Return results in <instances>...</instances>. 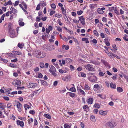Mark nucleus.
Here are the masks:
<instances>
[{
	"label": "nucleus",
	"mask_w": 128,
	"mask_h": 128,
	"mask_svg": "<svg viewBox=\"0 0 128 128\" xmlns=\"http://www.w3.org/2000/svg\"><path fill=\"white\" fill-rule=\"evenodd\" d=\"M73 21L74 23L76 24H78L79 22V20H76V19H74L73 20Z\"/></svg>",
	"instance_id": "nucleus-55"
},
{
	"label": "nucleus",
	"mask_w": 128,
	"mask_h": 128,
	"mask_svg": "<svg viewBox=\"0 0 128 128\" xmlns=\"http://www.w3.org/2000/svg\"><path fill=\"white\" fill-rule=\"evenodd\" d=\"M34 120L32 118H30V119H28V123L29 124H30L32 122H33Z\"/></svg>",
	"instance_id": "nucleus-39"
},
{
	"label": "nucleus",
	"mask_w": 128,
	"mask_h": 128,
	"mask_svg": "<svg viewBox=\"0 0 128 128\" xmlns=\"http://www.w3.org/2000/svg\"><path fill=\"white\" fill-rule=\"evenodd\" d=\"M114 12L117 15H119L120 14L118 12V10L116 9H115L114 10Z\"/></svg>",
	"instance_id": "nucleus-62"
},
{
	"label": "nucleus",
	"mask_w": 128,
	"mask_h": 128,
	"mask_svg": "<svg viewBox=\"0 0 128 128\" xmlns=\"http://www.w3.org/2000/svg\"><path fill=\"white\" fill-rule=\"evenodd\" d=\"M22 4H23V5L24 6L25 8L26 9L27 8V5L26 4V3L23 2L22 3Z\"/></svg>",
	"instance_id": "nucleus-50"
},
{
	"label": "nucleus",
	"mask_w": 128,
	"mask_h": 128,
	"mask_svg": "<svg viewBox=\"0 0 128 128\" xmlns=\"http://www.w3.org/2000/svg\"><path fill=\"white\" fill-rule=\"evenodd\" d=\"M11 61L12 62H16L18 61V60L17 58H15L14 60H11Z\"/></svg>",
	"instance_id": "nucleus-64"
},
{
	"label": "nucleus",
	"mask_w": 128,
	"mask_h": 128,
	"mask_svg": "<svg viewBox=\"0 0 128 128\" xmlns=\"http://www.w3.org/2000/svg\"><path fill=\"white\" fill-rule=\"evenodd\" d=\"M88 80L91 82H95L97 80V78L96 76L94 75L90 76L88 78Z\"/></svg>",
	"instance_id": "nucleus-3"
},
{
	"label": "nucleus",
	"mask_w": 128,
	"mask_h": 128,
	"mask_svg": "<svg viewBox=\"0 0 128 128\" xmlns=\"http://www.w3.org/2000/svg\"><path fill=\"white\" fill-rule=\"evenodd\" d=\"M105 9V8L104 7L102 8H98V12L100 14H102L104 12L103 10H104Z\"/></svg>",
	"instance_id": "nucleus-8"
},
{
	"label": "nucleus",
	"mask_w": 128,
	"mask_h": 128,
	"mask_svg": "<svg viewBox=\"0 0 128 128\" xmlns=\"http://www.w3.org/2000/svg\"><path fill=\"white\" fill-rule=\"evenodd\" d=\"M24 45L22 44L18 43V46L20 48H22L23 47Z\"/></svg>",
	"instance_id": "nucleus-34"
},
{
	"label": "nucleus",
	"mask_w": 128,
	"mask_h": 128,
	"mask_svg": "<svg viewBox=\"0 0 128 128\" xmlns=\"http://www.w3.org/2000/svg\"><path fill=\"white\" fill-rule=\"evenodd\" d=\"M82 41H85L86 43H89V42L88 40V38H83L82 39Z\"/></svg>",
	"instance_id": "nucleus-24"
},
{
	"label": "nucleus",
	"mask_w": 128,
	"mask_h": 128,
	"mask_svg": "<svg viewBox=\"0 0 128 128\" xmlns=\"http://www.w3.org/2000/svg\"><path fill=\"white\" fill-rule=\"evenodd\" d=\"M49 67L50 70V71L52 72H55L56 71L55 68L52 65H50L49 66Z\"/></svg>",
	"instance_id": "nucleus-13"
},
{
	"label": "nucleus",
	"mask_w": 128,
	"mask_h": 128,
	"mask_svg": "<svg viewBox=\"0 0 128 128\" xmlns=\"http://www.w3.org/2000/svg\"><path fill=\"white\" fill-rule=\"evenodd\" d=\"M93 32L94 34L97 37H98L99 36V34L98 32L96 30H94L93 31Z\"/></svg>",
	"instance_id": "nucleus-31"
},
{
	"label": "nucleus",
	"mask_w": 128,
	"mask_h": 128,
	"mask_svg": "<svg viewBox=\"0 0 128 128\" xmlns=\"http://www.w3.org/2000/svg\"><path fill=\"white\" fill-rule=\"evenodd\" d=\"M127 36L126 34L125 35V36L123 37V38L124 40H125L126 41H128V38H127Z\"/></svg>",
	"instance_id": "nucleus-54"
},
{
	"label": "nucleus",
	"mask_w": 128,
	"mask_h": 128,
	"mask_svg": "<svg viewBox=\"0 0 128 128\" xmlns=\"http://www.w3.org/2000/svg\"><path fill=\"white\" fill-rule=\"evenodd\" d=\"M19 2V1L18 0H17L15 2L14 6H17Z\"/></svg>",
	"instance_id": "nucleus-56"
},
{
	"label": "nucleus",
	"mask_w": 128,
	"mask_h": 128,
	"mask_svg": "<svg viewBox=\"0 0 128 128\" xmlns=\"http://www.w3.org/2000/svg\"><path fill=\"white\" fill-rule=\"evenodd\" d=\"M34 54L36 58H43L45 56L44 55H42L40 51L37 50L34 51Z\"/></svg>",
	"instance_id": "nucleus-2"
},
{
	"label": "nucleus",
	"mask_w": 128,
	"mask_h": 128,
	"mask_svg": "<svg viewBox=\"0 0 128 128\" xmlns=\"http://www.w3.org/2000/svg\"><path fill=\"white\" fill-rule=\"evenodd\" d=\"M68 77L66 76L64 77H63L62 78V80L64 81H66L68 80Z\"/></svg>",
	"instance_id": "nucleus-43"
},
{
	"label": "nucleus",
	"mask_w": 128,
	"mask_h": 128,
	"mask_svg": "<svg viewBox=\"0 0 128 128\" xmlns=\"http://www.w3.org/2000/svg\"><path fill=\"white\" fill-rule=\"evenodd\" d=\"M40 5L42 6H45L46 5V3L44 1H43L42 2V3H40Z\"/></svg>",
	"instance_id": "nucleus-49"
},
{
	"label": "nucleus",
	"mask_w": 128,
	"mask_h": 128,
	"mask_svg": "<svg viewBox=\"0 0 128 128\" xmlns=\"http://www.w3.org/2000/svg\"><path fill=\"white\" fill-rule=\"evenodd\" d=\"M85 68L86 69L90 71H94L95 70L94 68L91 67L89 64L86 65L85 66Z\"/></svg>",
	"instance_id": "nucleus-5"
},
{
	"label": "nucleus",
	"mask_w": 128,
	"mask_h": 128,
	"mask_svg": "<svg viewBox=\"0 0 128 128\" xmlns=\"http://www.w3.org/2000/svg\"><path fill=\"white\" fill-rule=\"evenodd\" d=\"M12 2L10 0H9L8 2H5L4 4V6H6L8 5H12Z\"/></svg>",
	"instance_id": "nucleus-18"
},
{
	"label": "nucleus",
	"mask_w": 128,
	"mask_h": 128,
	"mask_svg": "<svg viewBox=\"0 0 128 128\" xmlns=\"http://www.w3.org/2000/svg\"><path fill=\"white\" fill-rule=\"evenodd\" d=\"M93 98H90L88 99L87 102L88 104H92L93 103Z\"/></svg>",
	"instance_id": "nucleus-17"
},
{
	"label": "nucleus",
	"mask_w": 128,
	"mask_h": 128,
	"mask_svg": "<svg viewBox=\"0 0 128 128\" xmlns=\"http://www.w3.org/2000/svg\"><path fill=\"white\" fill-rule=\"evenodd\" d=\"M99 87V85L98 84H96L94 85V88H98Z\"/></svg>",
	"instance_id": "nucleus-61"
},
{
	"label": "nucleus",
	"mask_w": 128,
	"mask_h": 128,
	"mask_svg": "<svg viewBox=\"0 0 128 128\" xmlns=\"http://www.w3.org/2000/svg\"><path fill=\"white\" fill-rule=\"evenodd\" d=\"M37 84L34 83H29L28 87L30 88H34L37 86Z\"/></svg>",
	"instance_id": "nucleus-7"
},
{
	"label": "nucleus",
	"mask_w": 128,
	"mask_h": 128,
	"mask_svg": "<svg viewBox=\"0 0 128 128\" xmlns=\"http://www.w3.org/2000/svg\"><path fill=\"white\" fill-rule=\"evenodd\" d=\"M8 32L10 35V36L11 38H13L16 36L14 31V29L8 31Z\"/></svg>",
	"instance_id": "nucleus-4"
},
{
	"label": "nucleus",
	"mask_w": 128,
	"mask_h": 128,
	"mask_svg": "<svg viewBox=\"0 0 128 128\" xmlns=\"http://www.w3.org/2000/svg\"><path fill=\"white\" fill-rule=\"evenodd\" d=\"M12 53L14 55H18L22 54V53L20 52L16 51H13Z\"/></svg>",
	"instance_id": "nucleus-14"
},
{
	"label": "nucleus",
	"mask_w": 128,
	"mask_h": 128,
	"mask_svg": "<svg viewBox=\"0 0 128 128\" xmlns=\"http://www.w3.org/2000/svg\"><path fill=\"white\" fill-rule=\"evenodd\" d=\"M104 29L107 34H110V33L108 29L106 28H105Z\"/></svg>",
	"instance_id": "nucleus-58"
},
{
	"label": "nucleus",
	"mask_w": 128,
	"mask_h": 128,
	"mask_svg": "<svg viewBox=\"0 0 128 128\" xmlns=\"http://www.w3.org/2000/svg\"><path fill=\"white\" fill-rule=\"evenodd\" d=\"M16 106L18 108V110L19 112H21L22 111L21 107H22V104L18 102L16 105Z\"/></svg>",
	"instance_id": "nucleus-6"
},
{
	"label": "nucleus",
	"mask_w": 128,
	"mask_h": 128,
	"mask_svg": "<svg viewBox=\"0 0 128 128\" xmlns=\"http://www.w3.org/2000/svg\"><path fill=\"white\" fill-rule=\"evenodd\" d=\"M100 114L101 115L105 116L107 114V112L106 111H104L103 110H100L99 112Z\"/></svg>",
	"instance_id": "nucleus-16"
},
{
	"label": "nucleus",
	"mask_w": 128,
	"mask_h": 128,
	"mask_svg": "<svg viewBox=\"0 0 128 128\" xmlns=\"http://www.w3.org/2000/svg\"><path fill=\"white\" fill-rule=\"evenodd\" d=\"M12 24L11 23H9L8 24V31L11 30H12L13 29L12 28Z\"/></svg>",
	"instance_id": "nucleus-19"
},
{
	"label": "nucleus",
	"mask_w": 128,
	"mask_h": 128,
	"mask_svg": "<svg viewBox=\"0 0 128 128\" xmlns=\"http://www.w3.org/2000/svg\"><path fill=\"white\" fill-rule=\"evenodd\" d=\"M44 116L46 118L48 119H50L51 118V117L50 115L48 114H44Z\"/></svg>",
	"instance_id": "nucleus-28"
},
{
	"label": "nucleus",
	"mask_w": 128,
	"mask_h": 128,
	"mask_svg": "<svg viewBox=\"0 0 128 128\" xmlns=\"http://www.w3.org/2000/svg\"><path fill=\"white\" fill-rule=\"evenodd\" d=\"M90 88L88 85L87 84H85V85L84 86V89L85 90H90Z\"/></svg>",
	"instance_id": "nucleus-23"
},
{
	"label": "nucleus",
	"mask_w": 128,
	"mask_h": 128,
	"mask_svg": "<svg viewBox=\"0 0 128 128\" xmlns=\"http://www.w3.org/2000/svg\"><path fill=\"white\" fill-rule=\"evenodd\" d=\"M29 113L32 114H35V111L34 110H31L29 111Z\"/></svg>",
	"instance_id": "nucleus-48"
},
{
	"label": "nucleus",
	"mask_w": 128,
	"mask_h": 128,
	"mask_svg": "<svg viewBox=\"0 0 128 128\" xmlns=\"http://www.w3.org/2000/svg\"><path fill=\"white\" fill-rule=\"evenodd\" d=\"M68 93H69V95L72 98L74 97L75 95V94L74 93L68 92V93H67V94Z\"/></svg>",
	"instance_id": "nucleus-26"
},
{
	"label": "nucleus",
	"mask_w": 128,
	"mask_h": 128,
	"mask_svg": "<svg viewBox=\"0 0 128 128\" xmlns=\"http://www.w3.org/2000/svg\"><path fill=\"white\" fill-rule=\"evenodd\" d=\"M54 48V46H46V49L49 50H52Z\"/></svg>",
	"instance_id": "nucleus-10"
},
{
	"label": "nucleus",
	"mask_w": 128,
	"mask_h": 128,
	"mask_svg": "<svg viewBox=\"0 0 128 128\" xmlns=\"http://www.w3.org/2000/svg\"><path fill=\"white\" fill-rule=\"evenodd\" d=\"M61 8L62 14H63L64 15V16H66V11L65 10L64 8L62 7Z\"/></svg>",
	"instance_id": "nucleus-21"
},
{
	"label": "nucleus",
	"mask_w": 128,
	"mask_h": 128,
	"mask_svg": "<svg viewBox=\"0 0 128 128\" xmlns=\"http://www.w3.org/2000/svg\"><path fill=\"white\" fill-rule=\"evenodd\" d=\"M24 23L22 22H20L19 23V24L20 26H22L24 25Z\"/></svg>",
	"instance_id": "nucleus-45"
},
{
	"label": "nucleus",
	"mask_w": 128,
	"mask_h": 128,
	"mask_svg": "<svg viewBox=\"0 0 128 128\" xmlns=\"http://www.w3.org/2000/svg\"><path fill=\"white\" fill-rule=\"evenodd\" d=\"M105 73H103V72H99V76H104V74H105Z\"/></svg>",
	"instance_id": "nucleus-51"
},
{
	"label": "nucleus",
	"mask_w": 128,
	"mask_h": 128,
	"mask_svg": "<svg viewBox=\"0 0 128 128\" xmlns=\"http://www.w3.org/2000/svg\"><path fill=\"white\" fill-rule=\"evenodd\" d=\"M83 12L81 10H78L77 12V14L79 15H80L82 14Z\"/></svg>",
	"instance_id": "nucleus-44"
},
{
	"label": "nucleus",
	"mask_w": 128,
	"mask_h": 128,
	"mask_svg": "<svg viewBox=\"0 0 128 128\" xmlns=\"http://www.w3.org/2000/svg\"><path fill=\"white\" fill-rule=\"evenodd\" d=\"M78 92H80V93L83 95H85V93L81 89H78Z\"/></svg>",
	"instance_id": "nucleus-25"
},
{
	"label": "nucleus",
	"mask_w": 128,
	"mask_h": 128,
	"mask_svg": "<svg viewBox=\"0 0 128 128\" xmlns=\"http://www.w3.org/2000/svg\"><path fill=\"white\" fill-rule=\"evenodd\" d=\"M13 83L14 85H20L21 84L20 81L19 80H16L14 81Z\"/></svg>",
	"instance_id": "nucleus-9"
},
{
	"label": "nucleus",
	"mask_w": 128,
	"mask_h": 128,
	"mask_svg": "<svg viewBox=\"0 0 128 128\" xmlns=\"http://www.w3.org/2000/svg\"><path fill=\"white\" fill-rule=\"evenodd\" d=\"M41 82L42 84L44 86H46L47 85V83L44 80H41Z\"/></svg>",
	"instance_id": "nucleus-27"
},
{
	"label": "nucleus",
	"mask_w": 128,
	"mask_h": 128,
	"mask_svg": "<svg viewBox=\"0 0 128 128\" xmlns=\"http://www.w3.org/2000/svg\"><path fill=\"white\" fill-rule=\"evenodd\" d=\"M57 30L59 32H62V29L60 27H58L57 28Z\"/></svg>",
	"instance_id": "nucleus-63"
},
{
	"label": "nucleus",
	"mask_w": 128,
	"mask_h": 128,
	"mask_svg": "<svg viewBox=\"0 0 128 128\" xmlns=\"http://www.w3.org/2000/svg\"><path fill=\"white\" fill-rule=\"evenodd\" d=\"M94 107L98 108H100V106L98 104H95L94 106Z\"/></svg>",
	"instance_id": "nucleus-33"
},
{
	"label": "nucleus",
	"mask_w": 128,
	"mask_h": 128,
	"mask_svg": "<svg viewBox=\"0 0 128 128\" xmlns=\"http://www.w3.org/2000/svg\"><path fill=\"white\" fill-rule=\"evenodd\" d=\"M62 48L63 49H65L66 50H68L69 49V46L68 45H66L64 44H63L62 46Z\"/></svg>",
	"instance_id": "nucleus-22"
},
{
	"label": "nucleus",
	"mask_w": 128,
	"mask_h": 128,
	"mask_svg": "<svg viewBox=\"0 0 128 128\" xmlns=\"http://www.w3.org/2000/svg\"><path fill=\"white\" fill-rule=\"evenodd\" d=\"M69 90L70 91L74 92H76V89L74 87H72L70 88Z\"/></svg>",
	"instance_id": "nucleus-32"
},
{
	"label": "nucleus",
	"mask_w": 128,
	"mask_h": 128,
	"mask_svg": "<svg viewBox=\"0 0 128 128\" xmlns=\"http://www.w3.org/2000/svg\"><path fill=\"white\" fill-rule=\"evenodd\" d=\"M40 4H38L36 6V10H40Z\"/></svg>",
	"instance_id": "nucleus-42"
},
{
	"label": "nucleus",
	"mask_w": 128,
	"mask_h": 128,
	"mask_svg": "<svg viewBox=\"0 0 128 128\" xmlns=\"http://www.w3.org/2000/svg\"><path fill=\"white\" fill-rule=\"evenodd\" d=\"M62 16V15L60 14H56L55 15V16L58 18H60Z\"/></svg>",
	"instance_id": "nucleus-37"
},
{
	"label": "nucleus",
	"mask_w": 128,
	"mask_h": 128,
	"mask_svg": "<svg viewBox=\"0 0 128 128\" xmlns=\"http://www.w3.org/2000/svg\"><path fill=\"white\" fill-rule=\"evenodd\" d=\"M17 124L18 125H19L22 127H23L24 126V122L22 121H20L19 120H18L17 121Z\"/></svg>",
	"instance_id": "nucleus-11"
},
{
	"label": "nucleus",
	"mask_w": 128,
	"mask_h": 128,
	"mask_svg": "<svg viewBox=\"0 0 128 128\" xmlns=\"http://www.w3.org/2000/svg\"><path fill=\"white\" fill-rule=\"evenodd\" d=\"M64 128H70V126L66 124H64Z\"/></svg>",
	"instance_id": "nucleus-40"
},
{
	"label": "nucleus",
	"mask_w": 128,
	"mask_h": 128,
	"mask_svg": "<svg viewBox=\"0 0 128 128\" xmlns=\"http://www.w3.org/2000/svg\"><path fill=\"white\" fill-rule=\"evenodd\" d=\"M12 89L11 88L7 89L6 90V92H8V94H10V92L11 91Z\"/></svg>",
	"instance_id": "nucleus-46"
},
{
	"label": "nucleus",
	"mask_w": 128,
	"mask_h": 128,
	"mask_svg": "<svg viewBox=\"0 0 128 128\" xmlns=\"http://www.w3.org/2000/svg\"><path fill=\"white\" fill-rule=\"evenodd\" d=\"M10 10L14 14H16L17 12V10L16 9L13 8L12 7L10 8Z\"/></svg>",
	"instance_id": "nucleus-15"
},
{
	"label": "nucleus",
	"mask_w": 128,
	"mask_h": 128,
	"mask_svg": "<svg viewBox=\"0 0 128 128\" xmlns=\"http://www.w3.org/2000/svg\"><path fill=\"white\" fill-rule=\"evenodd\" d=\"M24 108L25 110H27V108L28 109L30 107L27 104H24Z\"/></svg>",
	"instance_id": "nucleus-36"
},
{
	"label": "nucleus",
	"mask_w": 128,
	"mask_h": 128,
	"mask_svg": "<svg viewBox=\"0 0 128 128\" xmlns=\"http://www.w3.org/2000/svg\"><path fill=\"white\" fill-rule=\"evenodd\" d=\"M83 108L84 110L87 112H88L89 110V108L87 105H84L83 107Z\"/></svg>",
	"instance_id": "nucleus-12"
},
{
	"label": "nucleus",
	"mask_w": 128,
	"mask_h": 128,
	"mask_svg": "<svg viewBox=\"0 0 128 128\" xmlns=\"http://www.w3.org/2000/svg\"><path fill=\"white\" fill-rule=\"evenodd\" d=\"M79 20L81 21V20L83 21L85 20V19L84 18L83 16H80L79 17Z\"/></svg>",
	"instance_id": "nucleus-38"
},
{
	"label": "nucleus",
	"mask_w": 128,
	"mask_h": 128,
	"mask_svg": "<svg viewBox=\"0 0 128 128\" xmlns=\"http://www.w3.org/2000/svg\"><path fill=\"white\" fill-rule=\"evenodd\" d=\"M90 119L92 121L94 122H95L96 121L94 116H92L90 117Z\"/></svg>",
	"instance_id": "nucleus-35"
},
{
	"label": "nucleus",
	"mask_w": 128,
	"mask_h": 128,
	"mask_svg": "<svg viewBox=\"0 0 128 128\" xmlns=\"http://www.w3.org/2000/svg\"><path fill=\"white\" fill-rule=\"evenodd\" d=\"M116 123L114 120H111L107 122L106 124V126L110 128H114L116 126Z\"/></svg>",
	"instance_id": "nucleus-1"
},
{
	"label": "nucleus",
	"mask_w": 128,
	"mask_h": 128,
	"mask_svg": "<svg viewBox=\"0 0 128 128\" xmlns=\"http://www.w3.org/2000/svg\"><path fill=\"white\" fill-rule=\"evenodd\" d=\"M44 64L43 63H41L40 64V66L41 68H43L44 66Z\"/></svg>",
	"instance_id": "nucleus-57"
},
{
	"label": "nucleus",
	"mask_w": 128,
	"mask_h": 128,
	"mask_svg": "<svg viewBox=\"0 0 128 128\" xmlns=\"http://www.w3.org/2000/svg\"><path fill=\"white\" fill-rule=\"evenodd\" d=\"M38 124L37 121L36 119H34V125L35 126L36 125Z\"/></svg>",
	"instance_id": "nucleus-59"
},
{
	"label": "nucleus",
	"mask_w": 128,
	"mask_h": 128,
	"mask_svg": "<svg viewBox=\"0 0 128 128\" xmlns=\"http://www.w3.org/2000/svg\"><path fill=\"white\" fill-rule=\"evenodd\" d=\"M38 76L39 78H42L43 77L42 75L40 73H39L38 74Z\"/></svg>",
	"instance_id": "nucleus-52"
},
{
	"label": "nucleus",
	"mask_w": 128,
	"mask_h": 128,
	"mask_svg": "<svg viewBox=\"0 0 128 128\" xmlns=\"http://www.w3.org/2000/svg\"><path fill=\"white\" fill-rule=\"evenodd\" d=\"M102 20L103 22H105L107 21V20L106 18L104 17L102 18Z\"/></svg>",
	"instance_id": "nucleus-53"
},
{
	"label": "nucleus",
	"mask_w": 128,
	"mask_h": 128,
	"mask_svg": "<svg viewBox=\"0 0 128 128\" xmlns=\"http://www.w3.org/2000/svg\"><path fill=\"white\" fill-rule=\"evenodd\" d=\"M51 8L53 10H55L56 8V6L55 4H52L51 5Z\"/></svg>",
	"instance_id": "nucleus-41"
},
{
	"label": "nucleus",
	"mask_w": 128,
	"mask_h": 128,
	"mask_svg": "<svg viewBox=\"0 0 128 128\" xmlns=\"http://www.w3.org/2000/svg\"><path fill=\"white\" fill-rule=\"evenodd\" d=\"M3 98L4 100L7 101H8L9 100V98L7 96H4L3 97Z\"/></svg>",
	"instance_id": "nucleus-60"
},
{
	"label": "nucleus",
	"mask_w": 128,
	"mask_h": 128,
	"mask_svg": "<svg viewBox=\"0 0 128 128\" xmlns=\"http://www.w3.org/2000/svg\"><path fill=\"white\" fill-rule=\"evenodd\" d=\"M50 11V16H52L55 13V11L54 10H53L51 9H50L48 10V12Z\"/></svg>",
	"instance_id": "nucleus-29"
},
{
	"label": "nucleus",
	"mask_w": 128,
	"mask_h": 128,
	"mask_svg": "<svg viewBox=\"0 0 128 128\" xmlns=\"http://www.w3.org/2000/svg\"><path fill=\"white\" fill-rule=\"evenodd\" d=\"M117 90L119 92H122L123 91L122 89L120 87H119L117 88Z\"/></svg>",
	"instance_id": "nucleus-30"
},
{
	"label": "nucleus",
	"mask_w": 128,
	"mask_h": 128,
	"mask_svg": "<svg viewBox=\"0 0 128 128\" xmlns=\"http://www.w3.org/2000/svg\"><path fill=\"white\" fill-rule=\"evenodd\" d=\"M110 87L113 89H115L116 88V84L112 82H111L110 83Z\"/></svg>",
	"instance_id": "nucleus-20"
},
{
	"label": "nucleus",
	"mask_w": 128,
	"mask_h": 128,
	"mask_svg": "<svg viewBox=\"0 0 128 128\" xmlns=\"http://www.w3.org/2000/svg\"><path fill=\"white\" fill-rule=\"evenodd\" d=\"M7 55L8 56H10V57H14V55L13 54H12L11 53H7Z\"/></svg>",
	"instance_id": "nucleus-47"
}]
</instances>
